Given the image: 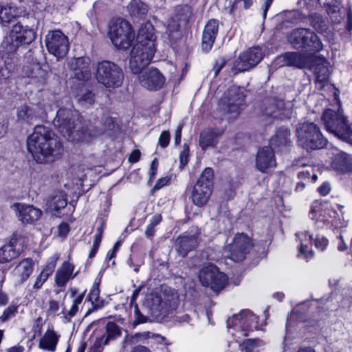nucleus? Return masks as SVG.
Masks as SVG:
<instances>
[{
  "label": "nucleus",
  "instance_id": "obj_53",
  "mask_svg": "<svg viewBox=\"0 0 352 352\" xmlns=\"http://www.w3.org/2000/svg\"><path fill=\"white\" fill-rule=\"evenodd\" d=\"M189 148L186 144L179 154L180 168H183L188 162Z\"/></svg>",
  "mask_w": 352,
  "mask_h": 352
},
{
  "label": "nucleus",
  "instance_id": "obj_51",
  "mask_svg": "<svg viewBox=\"0 0 352 352\" xmlns=\"http://www.w3.org/2000/svg\"><path fill=\"white\" fill-rule=\"evenodd\" d=\"M134 315H135V321L133 322L134 325L140 324L142 323H146L148 320V318L144 316L140 311L138 308V305L135 304L134 305Z\"/></svg>",
  "mask_w": 352,
  "mask_h": 352
},
{
  "label": "nucleus",
  "instance_id": "obj_7",
  "mask_svg": "<svg viewBox=\"0 0 352 352\" xmlns=\"http://www.w3.org/2000/svg\"><path fill=\"white\" fill-rule=\"evenodd\" d=\"M287 41L296 50L319 52L323 49L320 38L309 28L294 29L288 34Z\"/></svg>",
  "mask_w": 352,
  "mask_h": 352
},
{
  "label": "nucleus",
  "instance_id": "obj_29",
  "mask_svg": "<svg viewBox=\"0 0 352 352\" xmlns=\"http://www.w3.org/2000/svg\"><path fill=\"white\" fill-rule=\"evenodd\" d=\"M296 236L300 243L298 256L307 261L312 258L314 256V252L311 248V241L313 240L312 234H311L309 231H304L297 232Z\"/></svg>",
  "mask_w": 352,
  "mask_h": 352
},
{
  "label": "nucleus",
  "instance_id": "obj_12",
  "mask_svg": "<svg viewBox=\"0 0 352 352\" xmlns=\"http://www.w3.org/2000/svg\"><path fill=\"white\" fill-rule=\"evenodd\" d=\"M199 279L203 286L210 287L214 292H219L224 288L228 278L219 272L217 266L210 264L200 270Z\"/></svg>",
  "mask_w": 352,
  "mask_h": 352
},
{
  "label": "nucleus",
  "instance_id": "obj_3",
  "mask_svg": "<svg viewBox=\"0 0 352 352\" xmlns=\"http://www.w3.org/2000/svg\"><path fill=\"white\" fill-rule=\"evenodd\" d=\"M27 148L38 163L55 161L62 155L63 148L53 131L43 125H37L27 140Z\"/></svg>",
  "mask_w": 352,
  "mask_h": 352
},
{
  "label": "nucleus",
  "instance_id": "obj_31",
  "mask_svg": "<svg viewBox=\"0 0 352 352\" xmlns=\"http://www.w3.org/2000/svg\"><path fill=\"white\" fill-rule=\"evenodd\" d=\"M198 245L197 237L195 235L183 234L176 241V250L180 256L185 257L188 252Z\"/></svg>",
  "mask_w": 352,
  "mask_h": 352
},
{
  "label": "nucleus",
  "instance_id": "obj_17",
  "mask_svg": "<svg viewBox=\"0 0 352 352\" xmlns=\"http://www.w3.org/2000/svg\"><path fill=\"white\" fill-rule=\"evenodd\" d=\"M25 14V7L19 3L0 4V23L3 25L10 23L18 18H23Z\"/></svg>",
  "mask_w": 352,
  "mask_h": 352
},
{
  "label": "nucleus",
  "instance_id": "obj_60",
  "mask_svg": "<svg viewBox=\"0 0 352 352\" xmlns=\"http://www.w3.org/2000/svg\"><path fill=\"white\" fill-rule=\"evenodd\" d=\"M318 192L320 195L324 196L329 193L331 190V186L329 183L324 182L323 183L318 189Z\"/></svg>",
  "mask_w": 352,
  "mask_h": 352
},
{
  "label": "nucleus",
  "instance_id": "obj_52",
  "mask_svg": "<svg viewBox=\"0 0 352 352\" xmlns=\"http://www.w3.org/2000/svg\"><path fill=\"white\" fill-rule=\"evenodd\" d=\"M329 241L323 236L317 235L315 239V247L319 251L323 252L327 247Z\"/></svg>",
  "mask_w": 352,
  "mask_h": 352
},
{
  "label": "nucleus",
  "instance_id": "obj_30",
  "mask_svg": "<svg viewBox=\"0 0 352 352\" xmlns=\"http://www.w3.org/2000/svg\"><path fill=\"white\" fill-rule=\"evenodd\" d=\"M17 239L12 238L0 248V263H7L19 257L21 250L17 248Z\"/></svg>",
  "mask_w": 352,
  "mask_h": 352
},
{
  "label": "nucleus",
  "instance_id": "obj_25",
  "mask_svg": "<svg viewBox=\"0 0 352 352\" xmlns=\"http://www.w3.org/2000/svg\"><path fill=\"white\" fill-rule=\"evenodd\" d=\"M228 94L231 98L224 102L226 104V111L230 118H235L239 114L244 104V97L238 90L232 89Z\"/></svg>",
  "mask_w": 352,
  "mask_h": 352
},
{
  "label": "nucleus",
  "instance_id": "obj_15",
  "mask_svg": "<svg viewBox=\"0 0 352 352\" xmlns=\"http://www.w3.org/2000/svg\"><path fill=\"white\" fill-rule=\"evenodd\" d=\"M263 58V52L261 48L254 47L248 49L241 54L236 60L234 67L239 72L248 71L254 67Z\"/></svg>",
  "mask_w": 352,
  "mask_h": 352
},
{
  "label": "nucleus",
  "instance_id": "obj_5",
  "mask_svg": "<svg viewBox=\"0 0 352 352\" xmlns=\"http://www.w3.org/2000/svg\"><path fill=\"white\" fill-rule=\"evenodd\" d=\"M321 119L329 133L340 140L352 144V129L348 124L342 109H328L323 112Z\"/></svg>",
  "mask_w": 352,
  "mask_h": 352
},
{
  "label": "nucleus",
  "instance_id": "obj_19",
  "mask_svg": "<svg viewBox=\"0 0 352 352\" xmlns=\"http://www.w3.org/2000/svg\"><path fill=\"white\" fill-rule=\"evenodd\" d=\"M12 207L15 210L19 220L23 223H34L38 221L42 215V211L32 205L17 203L14 204Z\"/></svg>",
  "mask_w": 352,
  "mask_h": 352
},
{
  "label": "nucleus",
  "instance_id": "obj_22",
  "mask_svg": "<svg viewBox=\"0 0 352 352\" xmlns=\"http://www.w3.org/2000/svg\"><path fill=\"white\" fill-rule=\"evenodd\" d=\"M121 331L119 327L113 322H109L106 324L105 333L98 338L94 344V348L96 352H100L103 346L108 344L111 340H113L120 336Z\"/></svg>",
  "mask_w": 352,
  "mask_h": 352
},
{
  "label": "nucleus",
  "instance_id": "obj_54",
  "mask_svg": "<svg viewBox=\"0 0 352 352\" xmlns=\"http://www.w3.org/2000/svg\"><path fill=\"white\" fill-rule=\"evenodd\" d=\"M170 138V135L168 131H162L158 140V144L162 148L167 147L169 144Z\"/></svg>",
  "mask_w": 352,
  "mask_h": 352
},
{
  "label": "nucleus",
  "instance_id": "obj_44",
  "mask_svg": "<svg viewBox=\"0 0 352 352\" xmlns=\"http://www.w3.org/2000/svg\"><path fill=\"white\" fill-rule=\"evenodd\" d=\"M322 206L320 202L316 201L311 206L309 216L311 219H316L317 221L325 222L329 221L325 217L322 215Z\"/></svg>",
  "mask_w": 352,
  "mask_h": 352
},
{
  "label": "nucleus",
  "instance_id": "obj_4",
  "mask_svg": "<svg viewBox=\"0 0 352 352\" xmlns=\"http://www.w3.org/2000/svg\"><path fill=\"white\" fill-rule=\"evenodd\" d=\"M54 127L67 140L79 142L89 139L84 131L82 118L78 111L72 108H61L53 121Z\"/></svg>",
  "mask_w": 352,
  "mask_h": 352
},
{
  "label": "nucleus",
  "instance_id": "obj_36",
  "mask_svg": "<svg viewBox=\"0 0 352 352\" xmlns=\"http://www.w3.org/2000/svg\"><path fill=\"white\" fill-rule=\"evenodd\" d=\"M284 65L303 68L306 65V56L300 52H287L283 55Z\"/></svg>",
  "mask_w": 352,
  "mask_h": 352
},
{
  "label": "nucleus",
  "instance_id": "obj_9",
  "mask_svg": "<svg viewBox=\"0 0 352 352\" xmlns=\"http://www.w3.org/2000/svg\"><path fill=\"white\" fill-rule=\"evenodd\" d=\"M214 173L211 168H206L190 190V198L197 207L205 206L212 192Z\"/></svg>",
  "mask_w": 352,
  "mask_h": 352
},
{
  "label": "nucleus",
  "instance_id": "obj_6",
  "mask_svg": "<svg viewBox=\"0 0 352 352\" xmlns=\"http://www.w3.org/2000/svg\"><path fill=\"white\" fill-rule=\"evenodd\" d=\"M227 327L236 342L248 336L249 332L258 329V317L251 311L245 309L227 320Z\"/></svg>",
  "mask_w": 352,
  "mask_h": 352
},
{
  "label": "nucleus",
  "instance_id": "obj_63",
  "mask_svg": "<svg viewBox=\"0 0 352 352\" xmlns=\"http://www.w3.org/2000/svg\"><path fill=\"white\" fill-rule=\"evenodd\" d=\"M162 221V217L160 214H155L150 219V223L148 225L152 226H157Z\"/></svg>",
  "mask_w": 352,
  "mask_h": 352
},
{
  "label": "nucleus",
  "instance_id": "obj_28",
  "mask_svg": "<svg viewBox=\"0 0 352 352\" xmlns=\"http://www.w3.org/2000/svg\"><path fill=\"white\" fill-rule=\"evenodd\" d=\"M74 265L69 262H64L57 270L55 275V283L59 287H65L69 280L74 278L78 274H73Z\"/></svg>",
  "mask_w": 352,
  "mask_h": 352
},
{
  "label": "nucleus",
  "instance_id": "obj_47",
  "mask_svg": "<svg viewBox=\"0 0 352 352\" xmlns=\"http://www.w3.org/2000/svg\"><path fill=\"white\" fill-rule=\"evenodd\" d=\"M298 178L305 182H309L311 179L313 182H315L318 179V176L314 173V170L312 167H308L306 170L300 171L298 173Z\"/></svg>",
  "mask_w": 352,
  "mask_h": 352
},
{
  "label": "nucleus",
  "instance_id": "obj_14",
  "mask_svg": "<svg viewBox=\"0 0 352 352\" xmlns=\"http://www.w3.org/2000/svg\"><path fill=\"white\" fill-rule=\"evenodd\" d=\"M252 244L250 239L243 233L237 234L233 239L232 243L226 245L224 252L228 253L226 256L231 260L239 262L245 258L249 253Z\"/></svg>",
  "mask_w": 352,
  "mask_h": 352
},
{
  "label": "nucleus",
  "instance_id": "obj_27",
  "mask_svg": "<svg viewBox=\"0 0 352 352\" xmlns=\"http://www.w3.org/2000/svg\"><path fill=\"white\" fill-rule=\"evenodd\" d=\"M34 270V261L27 258L22 260L13 270L12 274L18 283L27 280Z\"/></svg>",
  "mask_w": 352,
  "mask_h": 352
},
{
  "label": "nucleus",
  "instance_id": "obj_20",
  "mask_svg": "<svg viewBox=\"0 0 352 352\" xmlns=\"http://www.w3.org/2000/svg\"><path fill=\"white\" fill-rule=\"evenodd\" d=\"M24 74L30 78L29 83L34 85L38 90H42L48 79V73L38 63H33L23 69Z\"/></svg>",
  "mask_w": 352,
  "mask_h": 352
},
{
  "label": "nucleus",
  "instance_id": "obj_23",
  "mask_svg": "<svg viewBox=\"0 0 352 352\" xmlns=\"http://www.w3.org/2000/svg\"><path fill=\"white\" fill-rule=\"evenodd\" d=\"M289 106V103L285 104L283 100H274L265 108L264 113L274 119L289 118L291 116Z\"/></svg>",
  "mask_w": 352,
  "mask_h": 352
},
{
  "label": "nucleus",
  "instance_id": "obj_2",
  "mask_svg": "<svg viewBox=\"0 0 352 352\" xmlns=\"http://www.w3.org/2000/svg\"><path fill=\"white\" fill-rule=\"evenodd\" d=\"M25 19L14 24L5 36L0 48V78L6 79L14 68L15 53L19 47L30 45L36 36L34 30L25 24Z\"/></svg>",
  "mask_w": 352,
  "mask_h": 352
},
{
  "label": "nucleus",
  "instance_id": "obj_10",
  "mask_svg": "<svg viewBox=\"0 0 352 352\" xmlns=\"http://www.w3.org/2000/svg\"><path fill=\"white\" fill-rule=\"evenodd\" d=\"M296 133L299 144L307 150L320 149L327 144V140L312 122L300 124Z\"/></svg>",
  "mask_w": 352,
  "mask_h": 352
},
{
  "label": "nucleus",
  "instance_id": "obj_50",
  "mask_svg": "<svg viewBox=\"0 0 352 352\" xmlns=\"http://www.w3.org/2000/svg\"><path fill=\"white\" fill-rule=\"evenodd\" d=\"M16 312L17 307L15 305H10L4 310L3 314L0 316V320L4 322L11 317L14 316Z\"/></svg>",
  "mask_w": 352,
  "mask_h": 352
},
{
  "label": "nucleus",
  "instance_id": "obj_59",
  "mask_svg": "<svg viewBox=\"0 0 352 352\" xmlns=\"http://www.w3.org/2000/svg\"><path fill=\"white\" fill-rule=\"evenodd\" d=\"M170 178L168 177H162L159 179L154 186L155 190H159L163 186L167 185L169 183Z\"/></svg>",
  "mask_w": 352,
  "mask_h": 352
},
{
  "label": "nucleus",
  "instance_id": "obj_38",
  "mask_svg": "<svg viewBox=\"0 0 352 352\" xmlns=\"http://www.w3.org/2000/svg\"><path fill=\"white\" fill-rule=\"evenodd\" d=\"M85 292L76 296V291H72V297L73 298L72 305L65 316V319L69 321L72 318L75 316L79 310V305L82 304L85 298Z\"/></svg>",
  "mask_w": 352,
  "mask_h": 352
},
{
  "label": "nucleus",
  "instance_id": "obj_49",
  "mask_svg": "<svg viewBox=\"0 0 352 352\" xmlns=\"http://www.w3.org/2000/svg\"><path fill=\"white\" fill-rule=\"evenodd\" d=\"M298 3L300 7L303 6L302 9L304 10L306 9L308 16L309 14H310L309 12L314 10L315 7L318 4V0H300Z\"/></svg>",
  "mask_w": 352,
  "mask_h": 352
},
{
  "label": "nucleus",
  "instance_id": "obj_45",
  "mask_svg": "<svg viewBox=\"0 0 352 352\" xmlns=\"http://www.w3.org/2000/svg\"><path fill=\"white\" fill-rule=\"evenodd\" d=\"M287 20L294 24L303 23L307 18V13L305 10H295L289 11L287 15Z\"/></svg>",
  "mask_w": 352,
  "mask_h": 352
},
{
  "label": "nucleus",
  "instance_id": "obj_8",
  "mask_svg": "<svg viewBox=\"0 0 352 352\" xmlns=\"http://www.w3.org/2000/svg\"><path fill=\"white\" fill-rule=\"evenodd\" d=\"M95 78L98 83L105 87L115 89L122 85L124 73L116 63L102 60L96 65Z\"/></svg>",
  "mask_w": 352,
  "mask_h": 352
},
{
  "label": "nucleus",
  "instance_id": "obj_57",
  "mask_svg": "<svg viewBox=\"0 0 352 352\" xmlns=\"http://www.w3.org/2000/svg\"><path fill=\"white\" fill-rule=\"evenodd\" d=\"M59 310V302L54 300H50L49 302L48 312L51 314H56Z\"/></svg>",
  "mask_w": 352,
  "mask_h": 352
},
{
  "label": "nucleus",
  "instance_id": "obj_62",
  "mask_svg": "<svg viewBox=\"0 0 352 352\" xmlns=\"http://www.w3.org/2000/svg\"><path fill=\"white\" fill-rule=\"evenodd\" d=\"M224 65H225V61L223 59H221L220 60V62L216 63V64L214 65L213 69H212L215 76L218 75V74L220 72V71L224 67Z\"/></svg>",
  "mask_w": 352,
  "mask_h": 352
},
{
  "label": "nucleus",
  "instance_id": "obj_24",
  "mask_svg": "<svg viewBox=\"0 0 352 352\" xmlns=\"http://www.w3.org/2000/svg\"><path fill=\"white\" fill-rule=\"evenodd\" d=\"M219 23L216 19L210 20L205 25L201 41L202 50L208 52L212 47L218 33Z\"/></svg>",
  "mask_w": 352,
  "mask_h": 352
},
{
  "label": "nucleus",
  "instance_id": "obj_64",
  "mask_svg": "<svg viewBox=\"0 0 352 352\" xmlns=\"http://www.w3.org/2000/svg\"><path fill=\"white\" fill-rule=\"evenodd\" d=\"M131 352H151V351L145 346L138 345L134 346Z\"/></svg>",
  "mask_w": 352,
  "mask_h": 352
},
{
  "label": "nucleus",
  "instance_id": "obj_37",
  "mask_svg": "<svg viewBox=\"0 0 352 352\" xmlns=\"http://www.w3.org/2000/svg\"><path fill=\"white\" fill-rule=\"evenodd\" d=\"M56 259L49 262L44 266L40 274L36 278L33 285L34 289H41L48 278L52 274L56 267Z\"/></svg>",
  "mask_w": 352,
  "mask_h": 352
},
{
  "label": "nucleus",
  "instance_id": "obj_41",
  "mask_svg": "<svg viewBox=\"0 0 352 352\" xmlns=\"http://www.w3.org/2000/svg\"><path fill=\"white\" fill-rule=\"evenodd\" d=\"M67 204L65 195L62 193H57L54 195L48 203L49 208L54 211H59L64 208Z\"/></svg>",
  "mask_w": 352,
  "mask_h": 352
},
{
  "label": "nucleus",
  "instance_id": "obj_26",
  "mask_svg": "<svg viewBox=\"0 0 352 352\" xmlns=\"http://www.w3.org/2000/svg\"><path fill=\"white\" fill-rule=\"evenodd\" d=\"M223 130L217 128H208L204 130L199 135V145L203 150L208 147H214L219 138L223 135Z\"/></svg>",
  "mask_w": 352,
  "mask_h": 352
},
{
  "label": "nucleus",
  "instance_id": "obj_32",
  "mask_svg": "<svg viewBox=\"0 0 352 352\" xmlns=\"http://www.w3.org/2000/svg\"><path fill=\"white\" fill-rule=\"evenodd\" d=\"M38 107L23 104L17 108V121L21 123L30 124L32 122L41 116V113L37 109Z\"/></svg>",
  "mask_w": 352,
  "mask_h": 352
},
{
  "label": "nucleus",
  "instance_id": "obj_16",
  "mask_svg": "<svg viewBox=\"0 0 352 352\" xmlns=\"http://www.w3.org/2000/svg\"><path fill=\"white\" fill-rule=\"evenodd\" d=\"M67 65L72 71L74 78L78 80L87 81L91 78L90 59L88 57L73 58Z\"/></svg>",
  "mask_w": 352,
  "mask_h": 352
},
{
  "label": "nucleus",
  "instance_id": "obj_33",
  "mask_svg": "<svg viewBox=\"0 0 352 352\" xmlns=\"http://www.w3.org/2000/svg\"><path fill=\"white\" fill-rule=\"evenodd\" d=\"M159 302L157 310L161 315L166 316L177 307L178 296L177 294L172 293L170 295H164L156 300Z\"/></svg>",
  "mask_w": 352,
  "mask_h": 352
},
{
  "label": "nucleus",
  "instance_id": "obj_18",
  "mask_svg": "<svg viewBox=\"0 0 352 352\" xmlns=\"http://www.w3.org/2000/svg\"><path fill=\"white\" fill-rule=\"evenodd\" d=\"M328 155L331 159V167L337 170L346 172L352 168V155H349L336 147L328 150Z\"/></svg>",
  "mask_w": 352,
  "mask_h": 352
},
{
  "label": "nucleus",
  "instance_id": "obj_34",
  "mask_svg": "<svg viewBox=\"0 0 352 352\" xmlns=\"http://www.w3.org/2000/svg\"><path fill=\"white\" fill-rule=\"evenodd\" d=\"M86 300L91 304V307L89 308L85 313V316L91 314L94 311L102 308L104 306V300L100 299L99 283H94L87 296Z\"/></svg>",
  "mask_w": 352,
  "mask_h": 352
},
{
  "label": "nucleus",
  "instance_id": "obj_42",
  "mask_svg": "<svg viewBox=\"0 0 352 352\" xmlns=\"http://www.w3.org/2000/svg\"><path fill=\"white\" fill-rule=\"evenodd\" d=\"M320 6L326 8L327 12L332 16L340 12L341 2L340 0H318Z\"/></svg>",
  "mask_w": 352,
  "mask_h": 352
},
{
  "label": "nucleus",
  "instance_id": "obj_13",
  "mask_svg": "<svg viewBox=\"0 0 352 352\" xmlns=\"http://www.w3.org/2000/svg\"><path fill=\"white\" fill-rule=\"evenodd\" d=\"M45 42L48 52L58 60L64 58L69 51V39L60 30L50 31Z\"/></svg>",
  "mask_w": 352,
  "mask_h": 352
},
{
  "label": "nucleus",
  "instance_id": "obj_61",
  "mask_svg": "<svg viewBox=\"0 0 352 352\" xmlns=\"http://www.w3.org/2000/svg\"><path fill=\"white\" fill-rule=\"evenodd\" d=\"M140 157V151L139 150H134L129 157V161L131 163H135L139 161Z\"/></svg>",
  "mask_w": 352,
  "mask_h": 352
},
{
  "label": "nucleus",
  "instance_id": "obj_46",
  "mask_svg": "<svg viewBox=\"0 0 352 352\" xmlns=\"http://www.w3.org/2000/svg\"><path fill=\"white\" fill-rule=\"evenodd\" d=\"M76 97L78 102L82 105H91L95 102V94L89 90L81 91Z\"/></svg>",
  "mask_w": 352,
  "mask_h": 352
},
{
  "label": "nucleus",
  "instance_id": "obj_21",
  "mask_svg": "<svg viewBox=\"0 0 352 352\" xmlns=\"http://www.w3.org/2000/svg\"><path fill=\"white\" fill-rule=\"evenodd\" d=\"M276 166L274 152L270 146H263L258 149L256 156V167L262 173Z\"/></svg>",
  "mask_w": 352,
  "mask_h": 352
},
{
  "label": "nucleus",
  "instance_id": "obj_43",
  "mask_svg": "<svg viewBox=\"0 0 352 352\" xmlns=\"http://www.w3.org/2000/svg\"><path fill=\"white\" fill-rule=\"evenodd\" d=\"M180 27V24L179 23V17L177 15L171 17L166 25V34L168 35L169 40L172 41L175 38V34H177L179 32V29Z\"/></svg>",
  "mask_w": 352,
  "mask_h": 352
},
{
  "label": "nucleus",
  "instance_id": "obj_35",
  "mask_svg": "<svg viewBox=\"0 0 352 352\" xmlns=\"http://www.w3.org/2000/svg\"><path fill=\"white\" fill-rule=\"evenodd\" d=\"M59 339V336L52 329H47L40 340L39 348L50 352H54Z\"/></svg>",
  "mask_w": 352,
  "mask_h": 352
},
{
  "label": "nucleus",
  "instance_id": "obj_39",
  "mask_svg": "<svg viewBox=\"0 0 352 352\" xmlns=\"http://www.w3.org/2000/svg\"><path fill=\"white\" fill-rule=\"evenodd\" d=\"M128 8L131 15L137 17H142L148 12V6L141 0H132Z\"/></svg>",
  "mask_w": 352,
  "mask_h": 352
},
{
  "label": "nucleus",
  "instance_id": "obj_56",
  "mask_svg": "<svg viewBox=\"0 0 352 352\" xmlns=\"http://www.w3.org/2000/svg\"><path fill=\"white\" fill-rule=\"evenodd\" d=\"M150 339L151 340H153V344L164 343V344H168V343L165 342V341H166L165 337H164L162 335L158 334V333H152Z\"/></svg>",
  "mask_w": 352,
  "mask_h": 352
},
{
  "label": "nucleus",
  "instance_id": "obj_40",
  "mask_svg": "<svg viewBox=\"0 0 352 352\" xmlns=\"http://www.w3.org/2000/svg\"><path fill=\"white\" fill-rule=\"evenodd\" d=\"M311 25L318 32L322 34L328 28L326 20L319 14L314 13L307 16Z\"/></svg>",
  "mask_w": 352,
  "mask_h": 352
},
{
  "label": "nucleus",
  "instance_id": "obj_55",
  "mask_svg": "<svg viewBox=\"0 0 352 352\" xmlns=\"http://www.w3.org/2000/svg\"><path fill=\"white\" fill-rule=\"evenodd\" d=\"M152 332L150 331H144L141 333H136L133 338L135 339L138 342H145L146 340L151 338Z\"/></svg>",
  "mask_w": 352,
  "mask_h": 352
},
{
  "label": "nucleus",
  "instance_id": "obj_11",
  "mask_svg": "<svg viewBox=\"0 0 352 352\" xmlns=\"http://www.w3.org/2000/svg\"><path fill=\"white\" fill-rule=\"evenodd\" d=\"M109 36L114 46L119 50H127L131 46L135 38V33L131 24L118 19L111 25Z\"/></svg>",
  "mask_w": 352,
  "mask_h": 352
},
{
  "label": "nucleus",
  "instance_id": "obj_48",
  "mask_svg": "<svg viewBox=\"0 0 352 352\" xmlns=\"http://www.w3.org/2000/svg\"><path fill=\"white\" fill-rule=\"evenodd\" d=\"M260 342L257 339H247L239 346L243 352H254L255 348L258 345V342Z\"/></svg>",
  "mask_w": 352,
  "mask_h": 352
},
{
  "label": "nucleus",
  "instance_id": "obj_58",
  "mask_svg": "<svg viewBox=\"0 0 352 352\" xmlns=\"http://www.w3.org/2000/svg\"><path fill=\"white\" fill-rule=\"evenodd\" d=\"M58 230V235L65 237L69 231V226L66 223H62L59 225Z\"/></svg>",
  "mask_w": 352,
  "mask_h": 352
},
{
  "label": "nucleus",
  "instance_id": "obj_1",
  "mask_svg": "<svg viewBox=\"0 0 352 352\" xmlns=\"http://www.w3.org/2000/svg\"><path fill=\"white\" fill-rule=\"evenodd\" d=\"M155 41L152 25L146 23L141 26L129 59V67L132 73L139 74L140 84L149 91L160 90L166 80L163 74L156 68L142 71L150 63L155 52Z\"/></svg>",
  "mask_w": 352,
  "mask_h": 352
}]
</instances>
